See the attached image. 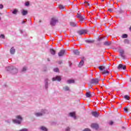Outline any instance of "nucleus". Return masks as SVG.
I'll return each instance as SVG.
<instances>
[{
    "label": "nucleus",
    "instance_id": "nucleus-52",
    "mask_svg": "<svg viewBox=\"0 0 131 131\" xmlns=\"http://www.w3.org/2000/svg\"><path fill=\"white\" fill-rule=\"evenodd\" d=\"M130 81L131 82V78H130Z\"/></svg>",
    "mask_w": 131,
    "mask_h": 131
},
{
    "label": "nucleus",
    "instance_id": "nucleus-14",
    "mask_svg": "<svg viewBox=\"0 0 131 131\" xmlns=\"http://www.w3.org/2000/svg\"><path fill=\"white\" fill-rule=\"evenodd\" d=\"M10 54H11V55H14V54H15V52H16V50H15L14 49V47H12L10 49Z\"/></svg>",
    "mask_w": 131,
    "mask_h": 131
},
{
    "label": "nucleus",
    "instance_id": "nucleus-16",
    "mask_svg": "<svg viewBox=\"0 0 131 131\" xmlns=\"http://www.w3.org/2000/svg\"><path fill=\"white\" fill-rule=\"evenodd\" d=\"M50 52L51 55H54L56 54V51H55V50L53 49H50Z\"/></svg>",
    "mask_w": 131,
    "mask_h": 131
},
{
    "label": "nucleus",
    "instance_id": "nucleus-5",
    "mask_svg": "<svg viewBox=\"0 0 131 131\" xmlns=\"http://www.w3.org/2000/svg\"><path fill=\"white\" fill-rule=\"evenodd\" d=\"M16 118L20 120H13V122H14V123H18V124H20V123H21V121H22V117L20 116H17Z\"/></svg>",
    "mask_w": 131,
    "mask_h": 131
},
{
    "label": "nucleus",
    "instance_id": "nucleus-3",
    "mask_svg": "<svg viewBox=\"0 0 131 131\" xmlns=\"http://www.w3.org/2000/svg\"><path fill=\"white\" fill-rule=\"evenodd\" d=\"M77 33L79 34V35H82V34H85L89 32V30L86 29H81L78 31Z\"/></svg>",
    "mask_w": 131,
    "mask_h": 131
},
{
    "label": "nucleus",
    "instance_id": "nucleus-18",
    "mask_svg": "<svg viewBox=\"0 0 131 131\" xmlns=\"http://www.w3.org/2000/svg\"><path fill=\"white\" fill-rule=\"evenodd\" d=\"M73 53L75 55H77L78 56L79 55V54H80V52L78 51V50H75L73 51Z\"/></svg>",
    "mask_w": 131,
    "mask_h": 131
},
{
    "label": "nucleus",
    "instance_id": "nucleus-38",
    "mask_svg": "<svg viewBox=\"0 0 131 131\" xmlns=\"http://www.w3.org/2000/svg\"><path fill=\"white\" fill-rule=\"evenodd\" d=\"M121 56L122 57L123 59H125V56L123 54H121Z\"/></svg>",
    "mask_w": 131,
    "mask_h": 131
},
{
    "label": "nucleus",
    "instance_id": "nucleus-11",
    "mask_svg": "<svg viewBox=\"0 0 131 131\" xmlns=\"http://www.w3.org/2000/svg\"><path fill=\"white\" fill-rule=\"evenodd\" d=\"M124 111V112H126V113H127V112H131V107L127 108V106H125Z\"/></svg>",
    "mask_w": 131,
    "mask_h": 131
},
{
    "label": "nucleus",
    "instance_id": "nucleus-15",
    "mask_svg": "<svg viewBox=\"0 0 131 131\" xmlns=\"http://www.w3.org/2000/svg\"><path fill=\"white\" fill-rule=\"evenodd\" d=\"M83 60H84V57L80 61L79 64V67H82V66H83V64H84V62L83 61Z\"/></svg>",
    "mask_w": 131,
    "mask_h": 131
},
{
    "label": "nucleus",
    "instance_id": "nucleus-10",
    "mask_svg": "<svg viewBox=\"0 0 131 131\" xmlns=\"http://www.w3.org/2000/svg\"><path fill=\"white\" fill-rule=\"evenodd\" d=\"M91 127H92V128H95V129H98V128H99V125L98 124L94 123L91 124Z\"/></svg>",
    "mask_w": 131,
    "mask_h": 131
},
{
    "label": "nucleus",
    "instance_id": "nucleus-43",
    "mask_svg": "<svg viewBox=\"0 0 131 131\" xmlns=\"http://www.w3.org/2000/svg\"><path fill=\"white\" fill-rule=\"evenodd\" d=\"M26 70H27V69H26V67H24V68H23V71H26Z\"/></svg>",
    "mask_w": 131,
    "mask_h": 131
},
{
    "label": "nucleus",
    "instance_id": "nucleus-36",
    "mask_svg": "<svg viewBox=\"0 0 131 131\" xmlns=\"http://www.w3.org/2000/svg\"><path fill=\"white\" fill-rule=\"evenodd\" d=\"M120 53L121 54V55H123V54H124V51L121 50L120 51Z\"/></svg>",
    "mask_w": 131,
    "mask_h": 131
},
{
    "label": "nucleus",
    "instance_id": "nucleus-27",
    "mask_svg": "<svg viewBox=\"0 0 131 131\" xmlns=\"http://www.w3.org/2000/svg\"><path fill=\"white\" fill-rule=\"evenodd\" d=\"M40 129H41V130H43V131H48V129L45 126L41 127Z\"/></svg>",
    "mask_w": 131,
    "mask_h": 131
},
{
    "label": "nucleus",
    "instance_id": "nucleus-8",
    "mask_svg": "<svg viewBox=\"0 0 131 131\" xmlns=\"http://www.w3.org/2000/svg\"><path fill=\"white\" fill-rule=\"evenodd\" d=\"M66 52L64 50H60V51L58 53L59 57H62L66 54Z\"/></svg>",
    "mask_w": 131,
    "mask_h": 131
},
{
    "label": "nucleus",
    "instance_id": "nucleus-47",
    "mask_svg": "<svg viewBox=\"0 0 131 131\" xmlns=\"http://www.w3.org/2000/svg\"><path fill=\"white\" fill-rule=\"evenodd\" d=\"M22 23H25V21H23Z\"/></svg>",
    "mask_w": 131,
    "mask_h": 131
},
{
    "label": "nucleus",
    "instance_id": "nucleus-45",
    "mask_svg": "<svg viewBox=\"0 0 131 131\" xmlns=\"http://www.w3.org/2000/svg\"><path fill=\"white\" fill-rule=\"evenodd\" d=\"M6 69H7V70H8V71H10V68L9 67H7V68H6Z\"/></svg>",
    "mask_w": 131,
    "mask_h": 131
},
{
    "label": "nucleus",
    "instance_id": "nucleus-35",
    "mask_svg": "<svg viewBox=\"0 0 131 131\" xmlns=\"http://www.w3.org/2000/svg\"><path fill=\"white\" fill-rule=\"evenodd\" d=\"M107 11H108L109 12H113V9L108 8Z\"/></svg>",
    "mask_w": 131,
    "mask_h": 131
},
{
    "label": "nucleus",
    "instance_id": "nucleus-37",
    "mask_svg": "<svg viewBox=\"0 0 131 131\" xmlns=\"http://www.w3.org/2000/svg\"><path fill=\"white\" fill-rule=\"evenodd\" d=\"M66 131H70V128L67 127L66 129Z\"/></svg>",
    "mask_w": 131,
    "mask_h": 131
},
{
    "label": "nucleus",
    "instance_id": "nucleus-33",
    "mask_svg": "<svg viewBox=\"0 0 131 131\" xmlns=\"http://www.w3.org/2000/svg\"><path fill=\"white\" fill-rule=\"evenodd\" d=\"M54 72H59V69L58 68H56L54 69Z\"/></svg>",
    "mask_w": 131,
    "mask_h": 131
},
{
    "label": "nucleus",
    "instance_id": "nucleus-31",
    "mask_svg": "<svg viewBox=\"0 0 131 131\" xmlns=\"http://www.w3.org/2000/svg\"><path fill=\"white\" fill-rule=\"evenodd\" d=\"M86 42L88 43H93V42H94V41H93L92 40H87Z\"/></svg>",
    "mask_w": 131,
    "mask_h": 131
},
{
    "label": "nucleus",
    "instance_id": "nucleus-41",
    "mask_svg": "<svg viewBox=\"0 0 131 131\" xmlns=\"http://www.w3.org/2000/svg\"><path fill=\"white\" fill-rule=\"evenodd\" d=\"M4 8V5L1 4L0 5V9H3Z\"/></svg>",
    "mask_w": 131,
    "mask_h": 131
},
{
    "label": "nucleus",
    "instance_id": "nucleus-13",
    "mask_svg": "<svg viewBox=\"0 0 131 131\" xmlns=\"http://www.w3.org/2000/svg\"><path fill=\"white\" fill-rule=\"evenodd\" d=\"M92 114L94 117L97 118L99 117V113H98V112H92Z\"/></svg>",
    "mask_w": 131,
    "mask_h": 131
},
{
    "label": "nucleus",
    "instance_id": "nucleus-53",
    "mask_svg": "<svg viewBox=\"0 0 131 131\" xmlns=\"http://www.w3.org/2000/svg\"><path fill=\"white\" fill-rule=\"evenodd\" d=\"M112 7H114V5H112Z\"/></svg>",
    "mask_w": 131,
    "mask_h": 131
},
{
    "label": "nucleus",
    "instance_id": "nucleus-32",
    "mask_svg": "<svg viewBox=\"0 0 131 131\" xmlns=\"http://www.w3.org/2000/svg\"><path fill=\"white\" fill-rule=\"evenodd\" d=\"M124 99L128 100H128H129V96H128V95H125L124 96Z\"/></svg>",
    "mask_w": 131,
    "mask_h": 131
},
{
    "label": "nucleus",
    "instance_id": "nucleus-49",
    "mask_svg": "<svg viewBox=\"0 0 131 131\" xmlns=\"http://www.w3.org/2000/svg\"><path fill=\"white\" fill-rule=\"evenodd\" d=\"M48 61H50V58L47 59Z\"/></svg>",
    "mask_w": 131,
    "mask_h": 131
},
{
    "label": "nucleus",
    "instance_id": "nucleus-19",
    "mask_svg": "<svg viewBox=\"0 0 131 131\" xmlns=\"http://www.w3.org/2000/svg\"><path fill=\"white\" fill-rule=\"evenodd\" d=\"M86 98L92 97V94H91V91H89V92H86Z\"/></svg>",
    "mask_w": 131,
    "mask_h": 131
},
{
    "label": "nucleus",
    "instance_id": "nucleus-40",
    "mask_svg": "<svg viewBox=\"0 0 131 131\" xmlns=\"http://www.w3.org/2000/svg\"><path fill=\"white\" fill-rule=\"evenodd\" d=\"M113 123H114L113 121H111L110 122V124L111 125H112L113 124Z\"/></svg>",
    "mask_w": 131,
    "mask_h": 131
},
{
    "label": "nucleus",
    "instance_id": "nucleus-23",
    "mask_svg": "<svg viewBox=\"0 0 131 131\" xmlns=\"http://www.w3.org/2000/svg\"><path fill=\"white\" fill-rule=\"evenodd\" d=\"M58 7L60 10H65V6H63L62 5L60 4Z\"/></svg>",
    "mask_w": 131,
    "mask_h": 131
},
{
    "label": "nucleus",
    "instance_id": "nucleus-7",
    "mask_svg": "<svg viewBox=\"0 0 131 131\" xmlns=\"http://www.w3.org/2000/svg\"><path fill=\"white\" fill-rule=\"evenodd\" d=\"M91 83H92V84H98L99 83V79L98 78H93L91 80Z\"/></svg>",
    "mask_w": 131,
    "mask_h": 131
},
{
    "label": "nucleus",
    "instance_id": "nucleus-6",
    "mask_svg": "<svg viewBox=\"0 0 131 131\" xmlns=\"http://www.w3.org/2000/svg\"><path fill=\"white\" fill-rule=\"evenodd\" d=\"M118 70H121L123 69V70H125L126 69V66H123L122 64H119L117 67Z\"/></svg>",
    "mask_w": 131,
    "mask_h": 131
},
{
    "label": "nucleus",
    "instance_id": "nucleus-22",
    "mask_svg": "<svg viewBox=\"0 0 131 131\" xmlns=\"http://www.w3.org/2000/svg\"><path fill=\"white\" fill-rule=\"evenodd\" d=\"M104 46H110L111 45V42H109V41H106L103 43Z\"/></svg>",
    "mask_w": 131,
    "mask_h": 131
},
{
    "label": "nucleus",
    "instance_id": "nucleus-4",
    "mask_svg": "<svg viewBox=\"0 0 131 131\" xmlns=\"http://www.w3.org/2000/svg\"><path fill=\"white\" fill-rule=\"evenodd\" d=\"M77 18H79L80 19V21H83L85 19V16L84 14H81V13L77 14Z\"/></svg>",
    "mask_w": 131,
    "mask_h": 131
},
{
    "label": "nucleus",
    "instance_id": "nucleus-17",
    "mask_svg": "<svg viewBox=\"0 0 131 131\" xmlns=\"http://www.w3.org/2000/svg\"><path fill=\"white\" fill-rule=\"evenodd\" d=\"M70 25L72 27H76V26H77V24L76 23L71 22Z\"/></svg>",
    "mask_w": 131,
    "mask_h": 131
},
{
    "label": "nucleus",
    "instance_id": "nucleus-34",
    "mask_svg": "<svg viewBox=\"0 0 131 131\" xmlns=\"http://www.w3.org/2000/svg\"><path fill=\"white\" fill-rule=\"evenodd\" d=\"M0 38H3V39H5V35L4 34H1L0 35Z\"/></svg>",
    "mask_w": 131,
    "mask_h": 131
},
{
    "label": "nucleus",
    "instance_id": "nucleus-39",
    "mask_svg": "<svg viewBox=\"0 0 131 131\" xmlns=\"http://www.w3.org/2000/svg\"><path fill=\"white\" fill-rule=\"evenodd\" d=\"M84 4H86V6H90V3H89V2H86V1H85V2H84Z\"/></svg>",
    "mask_w": 131,
    "mask_h": 131
},
{
    "label": "nucleus",
    "instance_id": "nucleus-25",
    "mask_svg": "<svg viewBox=\"0 0 131 131\" xmlns=\"http://www.w3.org/2000/svg\"><path fill=\"white\" fill-rule=\"evenodd\" d=\"M75 81L74 80L70 79L68 80V83H74Z\"/></svg>",
    "mask_w": 131,
    "mask_h": 131
},
{
    "label": "nucleus",
    "instance_id": "nucleus-44",
    "mask_svg": "<svg viewBox=\"0 0 131 131\" xmlns=\"http://www.w3.org/2000/svg\"><path fill=\"white\" fill-rule=\"evenodd\" d=\"M83 131H91V130L89 128H86Z\"/></svg>",
    "mask_w": 131,
    "mask_h": 131
},
{
    "label": "nucleus",
    "instance_id": "nucleus-42",
    "mask_svg": "<svg viewBox=\"0 0 131 131\" xmlns=\"http://www.w3.org/2000/svg\"><path fill=\"white\" fill-rule=\"evenodd\" d=\"M29 2H27L25 3V6H29Z\"/></svg>",
    "mask_w": 131,
    "mask_h": 131
},
{
    "label": "nucleus",
    "instance_id": "nucleus-48",
    "mask_svg": "<svg viewBox=\"0 0 131 131\" xmlns=\"http://www.w3.org/2000/svg\"><path fill=\"white\" fill-rule=\"evenodd\" d=\"M97 18H100V16H98L97 17Z\"/></svg>",
    "mask_w": 131,
    "mask_h": 131
},
{
    "label": "nucleus",
    "instance_id": "nucleus-1",
    "mask_svg": "<svg viewBox=\"0 0 131 131\" xmlns=\"http://www.w3.org/2000/svg\"><path fill=\"white\" fill-rule=\"evenodd\" d=\"M99 69L100 71H101V72L103 74H107V73H110V72H109L106 70V67H105L104 66L99 67Z\"/></svg>",
    "mask_w": 131,
    "mask_h": 131
},
{
    "label": "nucleus",
    "instance_id": "nucleus-51",
    "mask_svg": "<svg viewBox=\"0 0 131 131\" xmlns=\"http://www.w3.org/2000/svg\"><path fill=\"white\" fill-rule=\"evenodd\" d=\"M99 40H101V38H99Z\"/></svg>",
    "mask_w": 131,
    "mask_h": 131
},
{
    "label": "nucleus",
    "instance_id": "nucleus-20",
    "mask_svg": "<svg viewBox=\"0 0 131 131\" xmlns=\"http://www.w3.org/2000/svg\"><path fill=\"white\" fill-rule=\"evenodd\" d=\"M69 114H70V116H71V117H75V118L76 117L75 116V112L70 113Z\"/></svg>",
    "mask_w": 131,
    "mask_h": 131
},
{
    "label": "nucleus",
    "instance_id": "nucleus-2",
    "mask_svg": "<svg viewBox=\"0 0 131 131\" xmlns=\"http://www.w3.org/2000/svg\"><path fill=\"white\" fill-rule=\"evenodd\" d=\"M58 22V19H57L56 17H52L50 22V25H51V26H55L56 24Z\"/></svg>",
    "mask_w": 131,
    "mask_h": 131
},
{
    "label": "nucleus",
    "instance_id": "nucleus-46",
    "mask_svg": "<svg viewBox=\"0 0 131 131\" xmlns=\"http://www.w3.org/2000/svg\"><path fill=\"white\" fill-rule=\"evenodd\" d=\"M89 87L91 88V89L93 88V86L92 85H89Z\"/></svg>",
    "mask_w": 131,
    "mask_h": 131
},
{
    "label": "nucleus",
    "instance_id": "nucleus-28",
    "mask_svg": "<svg viewBox=\"0 0 131 131\" xmlns=\"http://www.w3.org/2000/svg\"><path fill=\"white\" fill-rule=\"evenodd\" d=\"M127 34H124L122 35V38H127Z\"/></svg>",
    "mask_w": 131,
    "mask_h": 131
},
{
    "label": "nucleus",
    "instance_id": "nucleus-21",
    "mask_svg": "<svg viewBox=\"0 0 131 131\" xmlns=\"http://www.w3.org/2000/svg\"><path fill=\"white\" fill-rule=\"evenodd\" d=\"M28 13V12L27 10H23L21 12V14L22 15H23V16H25V15H27Z\"/></svg>",
    "mask_w": 131,
    "mask_h": 131
},
{
    "label": "nucleus",
    "instance_id": "nucleus-24",
    "mask_svg": "<svg viewBox=\"0 0 131 131\" xmlns=\"http://www.w3.org/2000/svg\"><path fill=\"white\" fill-rule=\"evenodd\" d=\"M123 42L125 44L128 45V43H129V40L127 39H125L124 40Z\"/></svg>",
    "mask_w": 131,
    "mask_h": 131
},
{
    "label": "nucleus",
    "instance_id": "nucleus-54",
    "mask_svg": "<svg viewBox=\"0 0 131 131\" xmlns=\"http://www.w3.org/2000/svg\"><path fill=\"white\" fill-rule=\"evenodd\" d=\"M102 2H104V0H102Z\"/></svg>",
    "mask_w": 131,
    "mask_h": 131
},
{
    "label": "nucleus",
    "instance_id": "nucleus-29",
    "mask_svg": "<svg viewBox=\"0 0 131 131\" xmlns=\"http://www.w3.org/2000/svg\"><path fill=\"white\" fill-rule=\"evenodd\" d=\"M36 116L38 117V116H41L42 115V113H37L35 114Z\"/></svg>",
    "mask_w": 131,
    "mask_h": 131
},
{
    "label": "nucleus",
    "instance_id": "nucleus-12",
    "mask_svg": "<svg viewBox=\"0 0 131 131\" xmlns=\"http://www.w3.org/2000/svg\"><path fill=\"white\" fill-rule=\"evenodd\" d=\"M116 86V82H110V88H115Z\"/></svg>",
    "mask_w": 131,
    "mask_h": 131
},
{
    "label": "nucleus",
    "instance_id": "nucleus-26",
    "mask_svg": "<svg viewBox=\"0 0 131 131\" xmlns=\"http://www.w3.org/2000/svg\"><path fill=\"white\" fill-rule=\"evenodd\" d=\"M63 90L66 91H69V88L68 86H66L63 87Z\"/></svg>",
    "mask_w": 131,
    "mask_h": 131
},
{
    "label": "nucleus",
    "instance_id": "nucleus-9",
    "mask_svg": "<svg viewBox=\"0 0 131 131\" xmlns=\"http://www.w3.org/2000/svg\"><path fill=\"white\" fill-rule=\"evenodd\" d=\"M52 80L53 81H56V80L61 81V77L57 76L56 77L53 78Z\"/></svg>",
    "mask_w": 131,
    "mask_h": 131
},
{
    "label": "nucleus",
    "instance_id": "nucleus-50",
    "mask_svg": "<svg viewBox=\"0 0 131 131\" xmlns=\"http://www.w3.org/2000/svg\"><path fill=\"white\" fill-rule=\"evenodd\" d=\"M83 108L84 109H85V107H84H84H83Z\"/></svg>",
    "mask_w": 131,
    "mask_h": 131
},
{
    "label": "nucleus",
    "instance_id": "nucleus-30",
    "mask_svg": "<svg viewBox=\"0 0 131 131\" xmlns=\"http://www.w3.org/2000/svg\"><path fill=\"white\" fill-rule=\"evenodd\" d=\"M17 13H18V10L17 9H14L12 12V14H14V15H16Z\"/></svg>",
    "mask_w": 131,
    "mask_h": 131
}]
</instances>
